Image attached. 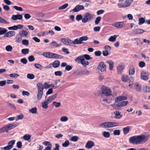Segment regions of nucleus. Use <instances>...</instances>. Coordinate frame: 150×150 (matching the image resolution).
Returning <instances> with one entry per match:
<instances>
[{"mask_svg":"<svg viewBox=\"0 0 150 150\" xmlns=\"http://www.w3.org/2000/svg\"><path fill=\"white\" fill-rule=\"evenodd\" d=\"M148 139V137L144 135L133 136L130 138L129 140V143L133 144H143Z\"/></svg>","mask_w":150,"mask_h":150,"instance_id":"obj_1","label":"nucleus"},{"mask_svg":"<svg viewBox=\"0 0 150 150\" xmlns=\"http://www.w3.org/2000/svg\"><path fill=\"white\" fill-rule=\"evenodd\" d=\"M19 125L18 123H13L9 124L6 126L0 128V133H2L5 132H8V130L15 127Z\"/></svg>","mask_w":150,"mask_h":150,"instance_id":"obj_2","label":"nucleus"},{"mask_svg":"<svg viewBox=\"0 0 150 150\" xmlns=\"http://www.w3.org/2000/svg\"><path fill=\"white\" fill-rule=\"evenodd\" d=\"M119 124L117 122H106L101 124L99 125L100 127L103 128H110L118 126Z\"/></svg>","mask_w":150,"mask_h":150,"instance_id":"obj_3","label":"nucleus"},{"mask_svg":"<svg viewBox=\"0 0 150 150\" xmlns=\"http://www.w3.org/2000/svg\"><path fill=\"white\" fill-rule=\"evenodd\" d=\"M101 94L106 96H111L112 94L111 89L107 86H103L101 87Z\"/></svg>","mask_w":150,"mask_h":150,"instance_id":"obj_4","label":"nucleus"},{"mask_svg":"<svg viewBox=\"0 0 150 150\" xmlns=\"http://www.w3.org/2000/svg\"><path fill=\"white\" fill-rule=\"evenodd\" d=\"M122 80L124 82H126L128 80L129 81V86L130 89H133L132 87V85L133 83L134 79L133 77L130 76L129 77L128 76H123L122 77Z\"/></svg>","mask_w":150,"mask_h":150,"instance_id":"obj_5","label":"nucleus"},{"mask_svg":"<svg viewBox=\"0 0 150 150\" xmlns=\"http://www.w3.org/2000/svg\"><path fill=\"white\" fill-rule=\"evenodd\" d=\"M94 16L93 14L89 13H86L83 19H82V22L85 23L91 21L93 18Z\"/></svg>","mask_w":150,"mask_h":150,"instance_id":"obj_6","label":"nucleus"},{"mask_svg":"<svg viewBox=\"0 0 150 150\" xmlns=\"http://www.w3.org/2000/svg\"><path fill=\"white\" fill-rule=\"evenodd\" d=\"M75 61L76 62L79 63L80 62L81 64L84 67H86L87 65H88L89 64V62L88 61H85V59L83 58V57L82 56H79L77 57L75 59Z\"/></svg>","mask_w":150,"mask_h":150,"instance_id":"obj_7","label":"nucleus"},{"mask_svg":"<svg viewBox=\"0 0 150 150\" xmlns=\"http://www.w3.org/2000/svg\"><path fill=\"white\" fill-rule=\"evenodd\" d=\"M106 65L103 62H100L98 65L97 69L99 72H104L106 71Z\"/></svg>","mask_w":150,"mask_h":150,"instance_id":"obj_8","label":"nucleus"},{"mask_svg":"<svg viewBox=\"0 0 150 150\" xmlns=\"http://www.w3.org/2000/svg\"><path fill=\"white\" fill-rule=\"evenodd\" d=\"M15 142V140H12L9 142L8 143V145L4 147V150H10L13 147V145Z\"/></svg>","mask_w":150,"mask_h":150,"instance_id":"obj_9","label":"nucleus"},{"mask_svg":"<svg viewBox=\"0 0 150 150\" xmlns=\"http://www.w3.org/2000/svg\"><path fill=\"white\" fill-rule=\"evenodd\" d=\"M110 25L118 28H121L125 25L124 23L123 22H116L111 24Z\"/></svg>","mask_w":150,"mask_h":150,"instance_id":"obj_10","label":"nucleus"},{"mask_svg":"<svg viewBox=\"0 0 150 150\" xmlns=\"http://www.w3.org/2000/svg\"><path fill=\"white\" fill-rule=\"evenodd\" d=\"M61 41L64 44L72 46L71 45L72 40L65 38H62L61 39Z\"/></svg>","mask_w":150,"mask_h":150,"instance_id":"obj_11","label":"nucleus"},{"mask_svg":"<svg viewBox=\"0 0 150 150\" xmlns=\"http://www.w3.org/2000/svg\"><path fill=\"white\" fill-rule=\"evenodd\" d=\"M127 99V96H120L116 98L115 100V103H116L122 100H126Z\"/></svg>","mask_w":150,"mask_h":150,"instance_id":"obj_12","label":"nucleus"},{"mask_svg":"<svg viewBox=\"0 0 150 150\" xmlns=\"http://www.w3.org/2000/svg\"><path fill=\"white\" fill-rule=\"evenodd\" d=\"M95 145V143L92 141H88L85 145V147L87 149H91Z\"/></svg>","mask_w":150,"mask_h":150,"instance_id":"obj_13","label":"nucleus"},{"mask_svg":"<svg viewBox=\"0 0 150 150\" xmlns=\"http://www.w3.org/2000/svg\"><path fill=\"white\" fill-rule=\"evenodd\" d=\"M84 8L83 6L78 5L73 9L71 11L74 12H77L80 10H83Z\"/></svg>","mask_w":150,"mask_h":150,"instance_id":"obj_14","label":"nucleus"},{"mask_svg":"<svg viewBox=\"0 0 150 150\" xmlns=\"http://www.w3.org/2000/svg\"><path fill=\"white\" fill-rule=\"evenodd\" d=\"M22 18L23 17L21 15L17 14L16 15H13L11 17V19L13 20L16 21L17 20H21Z\"/></svg>","mask_w":150,"mask_h":150,"instance_id":"obj_15","label":"nucleus"},{"mask_svg":"<svg viewBox=\"0 0 150 150\" xmlns=\"http://www.w3.org/2000/svg\"><path fill=\"white\" fill-rule=\"evenodd\" d=\"M16 34V33L14 31H9L7 33H6L4 35V37H11L12 36H14Z\"/></svg>","mask_w":150,"mask_h":150,"instance_id":"obj_16","label":"nucleus"},{"mask_svg":"<svg viewBox=\"0 0 150 150\" xmlns=\"http://www.w3.org/2000/svg\"><path fill=\"white\" fill-rule=\"evenodd\" d=\"M125 67L124 65H119L117 67V71L118 74H121L122 72Z\"/></svg>","mask_w":150,"mask_h":150,"instance_id":"obj_17","label":"nucleus"},{"mask_svg":"<svg viewBox=\"0 0 150 150\" xmlns=\"http://www.w3.org/2000/svg\"><path fill=\"white\" fill-rule=\"evenodd\" d=\"M38 91L43 92L44 88V85L40 83H38L37 84Z\"/></svg>","mask_w":150,"mask_h":150,"instance_id":"obj_18","label":"nucleus"},{"mask_svg":"<svg viewBox=\"0 0 150 150\" xmlns=\"http://www.w3.org/2000/svg\"><path fill=\"white\" fill-rule=\"evenodd\" d=\"M145 31L141 29H136L133 31V33L135 34H140L143 33Z\"/></svg>","mask_w":150,"mask_h":150,"instance_id":"obj_19","label":"nucleus"},{"mask_svg":"<svg viewBox=\"0 0 150 150\" xmlns=\"http://www.w3.org/2000/svg\"><path fill=\"white\" fill-rule=\"evenodd\" d=\"M128 103L127 101H123L118 103L117 104V106L118 107H124L127 105Z\"/></svg>","mask_w":150,"mask_h":150,"instance_id":"obj_20","label":"nucleus"},{"mask_svg":"<svg viewBox=\"0 0 150 150\" xmlns=\"http://www.w3.org/2000/svg\"><path fill=\"white\" fill-rule=\"evenodd\" d=\"M63 58V57L61 55L52 53V58L61 59Z\"/></svg>","mask_w":150,"mask_h":150,"instance_id":"obj_21","label":"nucleus"},{"mask_svg":"<svg viewBox=\"0 0 150 150\" xmlns=\"http://www.w3.org/2000/svg\"><path fill=\"white\" fill-rule=\"evenodd\" d=\"M131 127L129 126H127L123 128L122 131L124 134L126 135L129 132L131 129Z\"/></svg>","mask_w":150,"mask_h":150,"instance_id":"obj_22","label":"nucleus"},{"mask_svg":"<svg viewBox=\"0 0 150 150\" xmlns=\"http://www.w3.org/2000/svg\"><path fill=\"white\" fill-rule=\"evenodd\" d=\"M106 63L109 65V69L110 70H112L113 68L114 63L112 60H108L106 62Z\"/></svg>","mask_w":150,"mask_h":150,"instance_id":"obj_23","label":"nucleus"},{"mask_svg":"<svg viewBox=\"0 0 150 150\" xmlns=\"http://www.w3.org/2000/svg\"><path fill=\"white\" fill-rule=\"evenodd\" d=\"M134 87L137 91L139 92L141 90V86L138 83H135L134 85Z\"/></svg>","mask_w":150,"mask_h":150,"instance_id":"obj_24","label":"nucleus"},{"mask_svg":"<svg viewBox=\"0 0 150 150\" xmlns=\"http://www.w3.org/2000/svg\"><path fill=\"white\" fill-rule=\"evenodd\" d=\"M50 45L52 47H57L61 46V44H58L55 41H52Z\"/></svg>","mask_w":150,"mask_h":150,"instance_id":"obj_25","label":"nucleus"},{"mask_svg":"<svg viewBox=\"0 0 150 150\" xmlns=\"http://www.w3.org/2000/svg\"><path fill=\"white\" fill-rule=\"evenodd\" d=\"M115 114V118L116 119H119L121 118L122 117V115L120 114V113L118 111H115L114 112Z\"/></svg>","mask_w":150,"mask_h":150,"instance_id":"obj_26","label":"nucleus"},{"mask_svg":"<svg viewBox=\"0 0 150 150\" xmlns=\"http://www.w3.org/2000/svg\"><path fill=\"white\" fill-rule=\"evenodd\" d=\"M52 53L45 52L42 54V55L45 57L47 58H52Z\"/></svg>","mask_w":150,"mask_h":150,"instance_id":"obj_27","label":"nucleus"},{"mask_svg":"<svg viewBox=\"0 0 150 150\" xmlns=\"http://www.w3.org/2000/svg\"><path fill=\"white\" fill-rule=\"evenodd\" d=\"M74 44H82L81 43V42L80 40V38L79 39L78 38H76L75 39L74 41H72L71 42V45H72V46H73V45Z\"/></svg>","mask_w":150,"mask_h":150,"instance_id":"obj_28","label":"nucleus"},{"mask_svg":"<svg viewBox=\"0 0 150 150\" xmlns=\"http://www.w3.org/2000/svg\"><path fill=\"white\" fill-rule=\"evenodd\" d=\"M135 72V68L133 66L130 67L129 70V75L131 74L133 75L134 74Z\"/></svg>","mask_w":150,"mask_h":150,"instance_id":"obj_29","label":"nucleus"},{"mask_svg":"<svg viewBox=\"0 0 150 150\" xmlns=\"http://www.w3.org/2000/svg\"><path fill=\"white\" fill-rule=\"evenodd\" d=\"M57 95L55 94L50 97H49L47 100V101L50 103L52 100H54L57 97Z\"/></svg>","mask_w":150,"mask_h":150,"instance_id":"obj_30","label":"nucleus"},{"mask_svg":"<svg viewBox=\"0 0 150 150\" xmlns=\"http://www.w3.org/2000/svg\"><path fill=\"white\" fill-rule=\"evenodd\" d=\"M8 31V30L5 28L0 27V35L4 34Z\"/></svg>","mask_w":150,"mask_h":150,"instance_id":"obj_31","label":"nucleus"},{"mask_svg":"<svg viewBox=\"0 0 150 150\" xmlns=\"http://www.w3.org/2000/svg\"><path fill=\"white\" fill-rule=\"evenodd\" d=\"M49 103L47 100H45L44 102L42 103V107L43 108H48V104Z\"/></svg>","mask_w":150,"mask_h":150,"instance_id":"obj_32","label":"nucleus"},{"mask_svg":"<svg viewBox=\"0 0 150 150\" xmlns=\"http://www.w3.org/2000/svg\"><path fill=\"white\" fill-rule=\"evenodd\" d=\"M133 0H126L125 3V7H127L129 6L132 3L133 1Z\"/></svg>","mask_w":150,"mask_h":150,"instance_id":"obj_33","label":"nucleus"},{"mask_svg":"<svg viewBox=\"0 0 150 150\" xmlns=\"http://www.w3.org/2000/svg\"><path fill=\"white\" fill-rule=\"evenodd\" d=\"M31 137V136L30 135L25 134L23 137V139L25 140L30 142L29 140L30 139Z\"/></svg>","mask_w":150,"mask_h":150,"instance_id":"obj_34","label":"nucleus"},{"mask_svg":"<svg viewBox=\"0 0 150 150\" xmlns=\"http://www.w3.org/2000/svg\"><path fill=\"white\" fill-rule=\"evenodd\" d=\"M28 33L25 30H22L21 31V33L19 34L20 36H22V37H27L28 35Z\"/></svg>","mask_w":150,"mask_h":150,"instance_id":"obj_35","label":"nucleus"},{"mask_svg":"<svg viewBox=\"0 0 150 150\" xmlns=\"http://www.w3.org/2000/svg\"><path fill=\"white\" fill-rule=\"evenodd\" d=\"M37 108L36 107H34L29 110V112L33 114H35L37 112Z\"/></svg>","mask_w":150,"mask_h":150,"instance_id":"obj_36","label":"nucleus"},{"mask_svg":"<svg viewBox=\"0 0 150 150\" xmlns=\"http://www.w3.org/2000/svg\"><path fill=\"white\" fill-rule=\"evenodd\" d=\"M103 135L105 138H108L110 137V134L109 132L106 131L102 132Z\"/></svg>","mask_w":150,"mask_h":150,"instance_id":"obj_37","label":"nucleus"},{"mask_svg":"<svg viewBox=\"0 0 150 150\" xmlns=\"http://www.w3.org/2000/svg\"><path fill=\"white\" fill-rule=\"evenodd\" d=\"M43 94V92H38L37 97L38 100H40L42 97Z\"/></svg>","mask_w":150,"mask_h":150,"instance_id":"obj_38","label":"nucleus"},{"mask_svg":"<svg viewBox=\"0 0 150 150\" xmlns=\"http://www.w3.org/2000/svg\"><path fill=\"white\" fill-rule=\"evenodd\" d=\"M79 139L78 137L77 136H74L72 137L70 139L71 141L76 142Z\"/></svg>","mask_w":150,"mask_h":150,"instance_id":"obj_39","label":"nucleus"},{"mask_svg":"<svg viewBox=\"0 0 150 150\" xmlns=\"http://www.w3.org/2000/svg\"><path fill=\"white\" fill-rule=\"evenodd\" d=\"M117 37V35H115L113 36H111L109 39V40L110 41L113 42L115 41Z\"/></svg>","mask_w":150,"mask_h":150,"instance_id":"obj_40","label":"nucleus"},{"mask_svg":"<svg viewBox=\"0 0 150 150\" xmlns=\"http://www.w3.org/2000/svg\"><path fill=\"white\" fill-rule=\"evenodd\" d=\"M139 22L138 24L140 25L142 24L145 22V20L143 17H141L139 19Z\"/></svg>","mask_w":150,"mask_h":150,"instance_id":"obj_41","label":"nucleus"},{"mask_svg":"<svg viewBox=\"0 0 150 150\" xmlns=\"http://www.w3.org/2000/svg\"><path fill=\"white\" fill-rule=\"evenodd\" d=\"M68 120V118L67 116H63L61 117L60 121L62 122H65L67 121Z\"/></svg>","mask_w":150,"mask_h":150,"instance_id":"obj_42","label":"nucleus"},{"mask_svg":"<svg viewBox=\"0 0 150 150\" xmlns=\"http://www.w3.org/2000/svg\"><path fill=\"white\" fill-rule=\"evenodd\" d=\"M29 52V50L28 49L25 48L23 49L22 50L21 52L24 54H28Z\"/></svg>","mask_w":150,"mask_h":150,"instance_id":"obj_43","label":"nucleus"},{"mask_svg":"<svg viewBox=\"0 0 150 150\" xmlns=\"http://www.w3.org/2000/svg\"><path fill=\"white\" fill-rule=\"evenodd\" d=\"M23 118V115L22 114H21L20 115H17L15 117V120L17 121L19 120H21Z\"/></svg>","mask_w":150,"mask_h":150,"instance_id":"obj_44","label":"nucleus"},{"mask_svg":"<svg viewBox=\"0 0 150 150\" xmlns=\"http://www.w3.org/2000/svg\"><path fill=\"white\" fill-rule=\"evenodd\" d=\"M80 40L81 42V44L83 43V41H85L87 40L88 39V38L87 36H85L81 37L80 38Z\"/></svg>","mask_w":150,"mask_h":150,"instance_id":"obj_45","label":"nucleus"},{"mask_svg":"<svg viewBox=\"0 0 150 150\" xmlns=\"http://www.w3.org/2000/svg\"><path fill=\"white\" fill-rule=\"evenodd\" d=\"M101 19V17L100 16L97 17L95 20V24H98L99 23V22L100 21Z\"/></svg>","mask_w":150,"mask_h":150,"instance_id":"obj_46","label":"nucleus"},{"mask_svg":"<svg viewBox=\"0 0 150 150\" xmlns=\"http://www.w3.org/2000/svg\"><path fill=\"white\" fill-rule=\"evenodd\" d=\"M143 90L144 91L146 92H149L150 91V87L145 86L143 87Z\"/></svg>","mask_w":150,"mask_h":150,"instance_id":"obj_47","label":"nucleus"},{"mask_svg":"<svg viewBox=\"0 0 150 150\" xmlns=\"http://www.w3.org/2000/svg\"><path fill=\"white\" fill-rule=\"evenodd\" d=\"M5 49L8 52H10L12 50L13 47L11 45H8L6 47Z\"/></svg>","mask_w":150,"mask_h":150,"instance_id":"obj_48","label":"nucleus"},{"mask_svg":"<svg viewBox=\"0 0 150 150\" xmlns=\"http://www.w3.org/2000/svg\"><path fill=\"white\" fill-rule=\"evenodd\" d=\"M80 56H82L83 57V58H85L87 60H89L92 59V58H91L90 56L88 54H85L82 55H81Z\"/></svg>","mask_w":150,"mask_h":150,"instance_id":"obj_49","label":"nucleus"},{"mask_svg":"<svg viewBox=\"0 0 150 150\" xmlns=\"http://www.w3.org/2000/svg\"><path fill=\"white\" fill-rule=\"evenodd\" d=\"M35 66L36 68L41 70L43 69V67L39 64H35Z\"/></svg>","mask_w":150,"mask_h":150,"instance_id":"obj_50","label":"nucleus"},{"mask_svg":"<svg viewBox=\"0 0 150 150\" xmlns=\"http://www.w3.org/2000/svg\"><path fill=\"white\" fill-rule=\"evenodd\" d=\"M68 6V4L66 3L63 5L59 7V10L64 9L66 8Z\"/></svg>","mask_w":150,"mask_h":150,"instance_id":"obj_51","label":"nucleus"},{"mask_svg":"<svg viewBox=\"0 0 150 150\" xmlns=\"http://www.w3.org/2000/svg\"><path fill=\"white\" fill-rule=\"evenodd\" d=\"M120 133V131L119 129L115 130L113 132V134L115 135H119Z\"/></svg>","mask_w":150,"mask_h":150,"instance_id":"obj_52","label":"nucleus"},{"mask_svg":"<svg viewBox=\"0 0 150 150\" xmlns=\"http://www.w3.org/2000/svg\"><path fill=\"white\" fill-rule=\"evenodd\" d=\"M0 23L6 24H8L9 23L7 21L4 20L1 16H0Z\"/></svg>","mask_w":150,"mask_h":150,"instance_id":"obj_53","label":"nucleus"},{"mask_svg":"<svg viewBox=\"0 0 150 150\" xmlns=\"http://www.w3.org/2000/svg\"><path fill=\"white\" fill-rule=\"evenodd\" d=\"M22 36L21 37H19L18 35H17L16 37V41L18 42H20L21 40H22Z\"/></svg>","mask_w":150,"mask_h":150,"instance_id":"obj_54","label":"nucleus"},{"mask_svg":"<svg viewBox=\"0 0 150 150\" xmlns=\"http://www.w3.org/2000/svg\"><path fill=\"white\" fill-rule=\"evenodd\" d=\"M139 66L140 67L143 68L145 66V63L144 62L141 61L139 62Z\"/></svg>","mask_w":150,"mask_h":150,"instance_id":"obj_55","label":"nucleus"},{"mask_svg":"<svg viewBox=\"0 0 150 150\" xmlns=\"http://www.w3.org/2000/svg\"><path fill=\"white\" fill-rule=\"evenodd\" d=\"M53 104L57 108L59 107L61 105L60 103L57 102L55 101H54L53 102Z\"/></svg>","mask_w":150,"mask_h":150,"instance_id":"obj_56","label":"nucleus"},{"mask_svg":"<svg viewBox=\"0 0 150 150\" xmlns=\"http://www.w3.org/2000/svg\"><path fill=\"white\" fill-rule=\"evenodd\" d=\"M69 144V141H66L64 143L62 144V146L64 147H67Z\"/></svg>","mask_w":150,"mask_h":150,"instance_id":"obj_57","label":"nucleus"},{"mask_svg":"<svg viewBox=\"0 0 150 150\" xmlns=\"http://www.w3.org/2000/svg\"><path fill=\"white\" fill-rule=\"evenodd\" d=\"M7 104L11 108H12L14 110L16 109V107L13 104H12L9 103H7Z\"/></svg>","mask_w":150,"mask_h":150,"instance_id":"obj_58","label":"nucleus"},{"mask_svg":"<svg viewBox=\"0 0 150 150\" xmlns=\"http://www.w3.org/2000/svg\"><path fill=\"white\" fill-rule=\"evenodd\" d=\"M22 43L24 45H28L29 44V42L28 40H24L22 41Z\"/></svg>","mask_w":150,"mask_h":150,"instance_id":"obj_59","label":"nucleus"},{"mask_svg":"<svg viewBox=\"0 0 150 150\" xmlns=\"http://www.w3.org/2000/svg\"><path fill=\"white\" fill-rule=\"evenodd\" d=\"M28 60L29 62H32L34 61L35 58H34V56L31 55L28 57Z\"/></svg>","mask_w":150,"mask_h":150,"instance_id":"obj_60","label":"nucleus"},{"mask_svg":"<svg viewBox=\"0 0 150 150\" xmlns=\"http://www.w3.org/2000/svg\"><path fill=\"white\" fill-rule=\"evenodd\" d=\"M83 19L82 16L81 15H78L76 16V19L78 21H79L81 20H82Z\"/></svg>","mask_w":150,"mask_h":150,"instance_id":"obj_61","label":"nucleus"},{"mask_svg":"<svg viewBox=\"0 0 150 150\" xmlns=\"http://www.w3.org/2000/svg\"><path fill=\"white\" fill-rule=\"evenodd\" d=\"M43 144L45 146H52V144L50 142L48 141H45L43 143Z\"/></svg>","mask_w":150,"mask_h":150,"instance_id":"obj_62","label":"nucleus"},{"mask_svg":"<svg viewBox=\"0 0 150 150\" xmlns=\"http://www.w3.org/2000/svg\"><path fill=\"white\" fill-rule=\"evenodd\" d=\"M141 79L145 81L149 79L148 76H141Z\"/></svg>","mask_w":150,"mask_h":150,"instance_id":"obj_63","label":"nucleus"},{"mask_svg":"<svg viewBox=\"0 0 150 150\" xmlns=\"http://www.w3.org/2000/svg\"><path fill=\"white\" fill-rule=\"evenodd\" d=\"M13 8L16 10L20 11H22L23 10V8L21 7H18L17 6H14Z\"/></svg>","mask_w":150,"mask_h":150,"instance_id":"obj_64","label":"nucleus"}]
</instances>
